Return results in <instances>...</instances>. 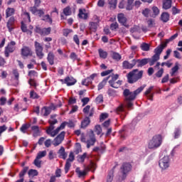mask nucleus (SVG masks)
I'll use <instances>...</instances> for the list:
<instances>
[{"label": "nucleus", "instance_id": "1", "mask_svg": "<svg viewBox=\"0 0 182 182\" xmlns=\"http://www.w3.org/2000/svg\"><path fill=\"white\" fill-rule=\"evenodd\" d=\"M144 86H141L134 92H131L129 89H125L123 92L124 97V104L128 110H133V100H136L137 95H140L144 90Z\"/></svg>", "mask_w": 182, "mask_h": 182}, {"label": "nucleus", "instance_id": "2", "mask_svg": "<svg viewBox=\"0 0 182 182\" xmlns=\"http://www.w3.org/2000/svg\"><path fill=\"white\" fill-rule=\"evenodd\" d=\"M74 134H75V136H80V141L82 143H86L87 149H90L92 146H95V144L97 141L95 132L92 129L90 130L87 136L85 134V133H82L80 129L74 131Z\"/></svg>", "mask_w": 182, "mask_h": 182}, {"label": "nucleus", "instance_id": "3", "mask_svg": "<svg viewBox=\"0 0 182 182\" xmlns=\"http://www.w3.org/2000/svg\"><path fill=\"white\" fill-rule=\"evenodd\" d=\"M96 170V164L93 162L92 161H90V164L87 166H85L84 170H80V168L77 167L75 169V173H77V176L79 178H85L87 176V173H89L90 171L92 173H95V171Z\"/></svg>", "mask_w": 182, "mask_h": 182}, {"label": "nucleus", "instance_id": "4", "mask_svg": "<svg viewBox=\"0 0 182 182\" xmlns=\"http://www.w3.org/2000/svg\"><path fill=\"white\" fill-rule=\"evenodd\" d=\"M143 73H144V71H139V69H134L132 71L129 72L127 75L128 83H136V82L140 80V79L143 77Z\"/></svg>", "mask_w": 182, "mask_h": 182}, {"label": "nucleus", "instance_id": "5", "mask_svg": "<svg viewBox=\"0 0 182 182\" xmlns=\"http://www.w3.org/2000/svg\"><path fill=\"white\" fill-rule=\"evenodd\" d=\"M135 62L138 68H143V66H146L147 63H149V66H154L156 62H159V60L154 54L151 58L135 59Z\"/></svg>", "mask_w": 182, "mask_h": 182}, {"label": "nucleus", "instance_id": "6", "mask_svg": "<svg viewBox=\"0 0 182 182\" xmlns=\"http://www.w3.org/2000/svg\"><path fill=\"white\" fill-rule=\"evenodd\" d=\"M163 143V136L161 134H156L154 136L148 144L149 149H157L161 146Z\"/></svg>", "mask_w": 182, "mask_h": 182}, {"label": "nucleus", "instance_id": "7", "mask_svg": "<svg viewBox=\"0 0 182 182\" xmlns=\"http://www.w3.org/2000/svg\"><path fill=\"white\" fill-rule=\"evenodd\" d=\"M49 127L46 128V133L52 137L53 131L55 130V124H58V119H56V115H51L48 120Z\"/></svg>", "mask_w": 182, "mask_h": 182}, {"label": "nucleus", "instance_id": "8", "mask_svg": "<svg viewBox=\"0 0 182 182\" xmlns=\"http://www.w3.org/2000/svg\"><path fill=\"white\" fill-rule=\"evenodd\" d=\"M111 80H109V83L112 87H114V89H119L120 86H122V80H117L119 79V75H112L107 77V80L109 79Z\"/></svg>", "mask_w": 182, "mask_h": 182}, {"label": "nucleus", "instance_id": "9", "mask_svg": "<svg viewBox=\"0 0 182 182\" xmlns=\"http://www.w3.org/2000/svg\"><path fill=\"white\" fill-rule=\"evenodd\" d=\"M16 50V43L15 41H11L5 47L4 55L6 58H9L10 53H14Z\"/></svg>", "mask_w": 182, "mask_h": 182}, {"label": "nucleus", "instance_id": "10", "mask_svg": "<svg viewBox=\"0 0 182 182\" xmlns=\"http://www.w3.org/2000/svg\"><path fill=\"white\" fill-rule=\"evenodd\" d=\"M34 48L37 58H38V59H43V56H45V53H43V46H42L41 43L35 41Z\"/></svg>", "mask_w": 182, "mask_h": 182}, {"label": "nucleus", "instance_id": "11", "mask_svg": "<svg viewBox=\"0 0 182 182\" xmlns=\"http://www.w3.org/2000/svg\"><path fill=\"white\" fill-rule=\"evenodd\" d=\"M58 81L61 82L62 85H67V86H73L74 85H76V82H77V80L72 76H67L65 79H60Z\"/></svg>", "mask_w": 182, "mask_h": 182}, {"label": "nucleus", "instance_id": "12", "mask_svg": "<svg viewBox=\"0 0 182 182\" xmlns=\"http://www.w3.org/2000/svg\"><path fill=\"white\" fill-rule=\"evenodd\" d=\"M65 136H66V132L65 131H63L60 132V134H58L53 141V144L55 147H57V146H59L60 144H62V141L65 140Z\"/></svg>", "mask_w": 182, "mask_h": 182}, {"label": "nucleus", "instance_id": "13", "mask_svg": "<svg viewBox=\"0 0 182 182\" xmlns=\"http://www.w3.org/2000/svg\"><path fill=\"white\" fill-rule=\"evenodd\" d=\"M121 171L124 176V179L126 178V176L132 171V164L124 162L121 166Z\"/></svg>", "mask_w": 182, "mask_h": 182}, {"label": "nucleus", "instance_id": "14", "mask_svg": "<svg viewBox=\"0 0 182 182\" xmlns=\"http://www.w3.org/2000/svg\"><path fill=\"white\" fill-rule=\"evenodd\" d=\"M23 18L24 21H21V31L23 32H28V28L24 22L28 23L31 22V15L28 12H24L23 14Z\"/></svg>", "mask_w": 182, "mask_h": 182}, {"label": "nucleus", "instance_id": "15", "mask_svg": "<svg viewBox=\"0 0 182 182\" xmlns=\"http://www.w3.org/2000/svg\"><path fill=\"white\" fill-rule=\"evenodd\" d=\"M166 47L167 43H164L154 49V53L158 60H160V55H161V53H163L164 48Z\"/></svg>", "mask_w": 182, "mask_h": 182}, {"label": "nucleus", "instance_id": "16", "mask_svg": "<svg viewBox=\"0 0 182 182\" xmlns=\"http://www.w3.org/2000/svg\"><path fill=\"white\" fill-rule=\"evenodd\" d=\"M117 20L119 23L122 24L125 28H129L130 26L127 23V17L123 13H119L117 15Z\"/></svg>", "mask_w": 182, "mask_h": 182}, {"label": "nucleus", "instance_id": "17", "mask_svg": "<svg viewBox=\"0 0 182 182\" xmlns=\"http://www.w3.org/2000/svg\"><path fill=\"white\" fill-rule=\"evenodd\" d=\"M159 167L162 170H166V168H168L170 167V159L168 156H164L163 159H161L159 161Z\"/></svg>", "mask_w": 182, "mask_h": 182}, {"label": "nucleus", "instance_id": "18", "mask_svg": "<svg viewBox=\"0 0 182 182\" xmlns=\"http://www.w3.org/2000/svg\"><path fill=\"white\" fill-rule=\"evenodd\" d=\"M30 12H31L33 15H36V16H39L40 18H42V16L45 15V9H39L36 6L30 7Z\"/></svg>", "mask_w": 182, "mask_h": 182}, {"label": "nucleus", "instance_id": "19", "mask_svg": "<svg viewBox=\"0 0 182 182\" xmlns=\"http://www.w3.org/2000/svg\"><path fill=\"white\" fill-rule=\"evenodd\" d=\"M21 55L23 58H28L29 56H32L33 55V52L31 48L28 46H23L21 50Z\"/></svg>", "mask_w": 182, "mask_h": 182}, {"label": "nucleus", "instance_id": "20", "mask_svg": "<svg viewBox=\"0 0 182 182\" xmlns=\"http://www.w3.org/2000/svg\"><path fill=\"white\" fill-rule=\"evenodd\" d=\"M82 112L84 114L88 116V117H93V114H95V107H92L90 105L85 106Z\"/></svg>", "mask_w": 182, "mask_h": 182}, {"label": "nucleus", "instance_id": "21", "mask_svg": "<svg viewBox=\"0 0 182 182\" xmlns=\"http://www.w3.org/2000/svg\"><path fill=\"white\" fill-rule=\"evenodd\" d=\"M77 17L80 19H84V21H86L87 19H89V12H87L86 9H79Z\"/></svg>", "mask_w": 182, "mask_h": 182}, {"label": "nucleus", "instance_id": "22", "mask_svg": "<svg viewBox=\"0 0 182 182\" xmlns=\"http://www.w3.org/2000/svg\"><path fill=\"white\" fill-rule=\"evenodd\" d=\"M115 112L117 114H121L120 117L122 120H124L126 119V116H127V112L124 111V107L123 105H119L116 109Z\"/></svg>", "mask_w": 182, "mask_h": 182}, {"label": "nucleus", "instance_id": "23", "mask_svg": "<svg viewBox=\"0 0 182 182\" xmlns=\"http://www.w3.org/2000/svg\"><path fill=\"white\" fill-rule=\"evenodd\" d=\"M66 126H68V122H63L60 127H57L55 129L53 130L51 137H55L56 135L59 134L60 130H63Z\"/></svg>", "mask_w": 182, "mask_h": 182}, {"label": "nucleus", "instance_id": "24", "mask_svg": "<svg viewBox=\"0 0 182 182\" xmlns=\"http://www.w3.org/2000/svg\"><path fill=\"white\" fill-rule=\"evenodd\" d=\"M136 65V59L132 60V63L124 60L122 63V68L124 69H133V67Z\"/></svg>", "mask_w": 182, "mask_h": 182}, {"label": "nucleus", "instance_id": "25", "mask_svg": "<svg viewBox=\"0 0 182 182\" xmlns=\"http://www.w3.org/2000/svg\"><path fill=\"white\" fill-rule=\"evenodd\" d=\"M6 26L10 32L15 29V17L11 16L7 21Z\"/></svg>", "mask_w": 182, "mask_h": 182}, {"label": "nucleus", "instance_id": "26", "mask_svg": "<svg viewBox=\"0 0 182 182\" xmlns=\"http://www.w3.org/2000/svg\"><path fill=\"white\" fill-rule=\"evenodd\" d=\"M97 26H99V20L96 22L91 21L89 23V29L91 32H96L97 31Z\"/></svg>", "mask_w": 182, "mask_h": 182}, {"label": "nucleus", "instance_id": "27", "mask_svg": "<svg viewBox=\"0 0 182 182\" xmlns=\"http://www.w3.org/2000/svg\"><path fill=\"white\" fill-rule=\"evenodd\" d=\"M47 60L49 65H50L51 66H53V65H55V54L53 53V52L50 51L48 53L47 56Z\"/></svg>", "mask_w": 182, "mask_h": 182}, {"label": "nucleus", "instance_id": "28", "mask_svg": "<svg viewBox=\"0 0 182 182\" xmlns=\"http://www.w3.org/2000/svg\"><path fill=\"white\" fill-rule=\"evenodd\" d=\"M153 89H154L153 86L149 87V89H148L144 93L145 96H146L149 100H153V97L154 96V92H152Z\"/></svg>", "mask_w": 182, "mask_h": 182}, {"label": "nucleus", "instance_id": "29", "mask_svg": "<svg viewBox=\"0 0 182 182\" xmlns=\"http://www.w3.org/2000/svg\"><path fill=\"white\" fill-rule=\"evenodd\" d=\"M58 156L60 159H63V160H66V158L68 157V154H66V151H65V147L61 146L59 149Z\"/></svg>", "mask_w": 182, "mask_h": 182}, {"label": "nucleus", "instance_id": "30", "mask_svg": "<svg viewBox=\"0 0 182 182\" xmlns=\"http://www.w3.org/2000/svg\"><path fill=\"white\" fill-rule=\"evenodd\" d=\"M171 4H173L172 0H163L162 8L164 9H170L171 8Z\"/></svg>", "mask_w": 182, "mask_h": 182}, {"label": "nucleus", "instance_id": "31", "mask_svg": "<svg viewBox=\"0 0 182 182\" xmlns=\"http://www.w3.org/2000/svg\"><path fill=\"white\" fill-rule=\"evenodd\" d=\"M90 124V118L89 117H86L82 122H81V129H86V127Z\"/></svg>", "mask_w": 182, "mask_h": 182}, {"label": "nucleus", "instance_id": "32", "mask_svg": "<svg viewBox=\"0 0 182 182\" xmlns=\"http://www.w3.org/2000/svg\"><path fill=\"white\" fill-rule=\"evenodd\" d=\"M161 21L163 22H168L170 21V14L167 12H164L161 15Z\"/></svg>", "mask_w": 182, "mask_h": 182}, {"label": "nucleus", "instance_id": "33", "mask_svg": "<svg viewBox=\"0 0 182 182\" xmlns=\"http://www.w3.org/2000/svg\"><path fill=\"white\" fill-rule=\"evenodd\" d=\"M98 53L101 59H106L107 58V51H105L102 48L98 49Z\"/></svg>", "mask_w": 182, "mask_h": 182}, {"label": "nucleus", "instance_id": "34", "mask_svg": "<svg viewBox=\"0 0 182 182\" xmlns=\"http://www.w3.org/2000/svg\"><path fill=\"white\" fill-rule=\"evenodd\" d=\"M63 12L65 16H70L72 15V8L70 6H68L63 9Z\"/></svg>", "mask_w": 182, "mask_h": 182}, {"label": "nucleus", "instance_id": "35", "mask_svg": "<svg viewBox=\"0 0 182 182\" xmlns=\"http://www.w3.org/2000/svg\"><path fill=\"white\" fill-rule=\"evenodd\" d=\"M90 157V155H88L87 153L85 152L82 155H80L78 156V161H80V163H85V160H86V159H89Z\"/></svg>", "mask_w": 182, "mask_h": 182}, {"label": "nucleus", "instance_id": "36", "mask_svg": "<svg viewBox=\"0 0 182 182\" xmlns=\"http://www.w3.org/2000/svg\"><path fill=\"white\" fill-rule=\"evenodd\" d=\"M50 32H52V28H43L41 32V36H48V35H50Z\"/></svg>", "mask_w": 182, "mask_h": 182}, {"label": "nucleus", "instance_id": "37", "mask_svg": "<svg viewBox=\"0 0 182 182\" xmlns=\"http://www.w3.org/2000/svg\"><path fill=\"white\" fill-rule=\"evenodd\" d=\"M14 14L15 9L9 7L6 9V18H9L10 16H12V15H14Z\"/></svg>", "mask_w": 182, "mask_h": 182}, {"label": "nucleus", "instance_id": "38", "mask_svg": "<svg viewBox=\"0 0 182 182\" xmlns=\"http://www.w3.org/2000/svg\"><path fill=\"white\" fill-rule=\"evenodd\" d=\"M93 81L90 78V77H86L82 81V85L83 86H90Z\"/></svg>", "mask_w": 182, "mask_h": 182}, {"label": "nucleus", "instance_id": "39", "mask_svg": "<svg viewBox=\"0 0 182 182\" xmlns=\"http://www.w3.org/2000/svg\"><path fill=\"white\" fill-rule=\"evenodd\" d=\"M151 11L153 12V14L151 16L152 17H156L160 14V9H159V7L156 6H152Z\"/></svg>", "mask_w": 182, "mask_h": 182}, {"label": "nucleus", "instance_id": "40", "mask_svg": "<svg viewBox=\"0 0 182 182\" xmlns=\"http://www.w3.org/2000/svg\"><path fill=\"white\" fill-rule=\"evenodd\" d=\"M178 63H176L174 67L171 68V72L170 73L171 76H174L177 72H178Z\"/></svg>", "mask_w": 182, "mask_h": 182}, {"label": "nucleus", "instance_id": "41", "mask_svg": "<svg viewBox=\"0 0 182 182\" xmlns=\"http://www.w3.org/2000/svg\"><path fill=\"white\" fill-rule=\"evenodd\" d=\"M141 14L144 15V16H145V18H149V16H151V10H150L149 8H146L142 10Z\"/></svg>", "mask_w": 182, "mask_h": 182}, {"label": "nucleus", "instance_id": "42", "mask_svg": "<svg viewBox=\"0 0 182 182\" xmlns=\"http://www.w3.org/2000/svg\"><path fill=\"white\" fill-rule=\"evenodd\" d=\"M141 49L144 52H149V50H150V46L147 43H142L141 44Z\"/></svg>", "mask_w": 182, "mask_h": 182}, {"label": "nucleus", "instance_id": "43", "mask_svg": "<svg viewBox=\"0 0 182 182\" xmlns=\"http://www.w3.org/2000/svg\"><path fill=\"white\" fill-rule=\"evenodd\" d=\"M31 130L33 132V136H39V133H41V131L39 130V127L38 126H33L31 127Z\"/></svg>", "mask_w": 182, "mask_h": 182}, {"label": "nucleus", "instance_id": "44", "mask_svg": "<svg viewBox=\"0 0 182 182\" xmlns=\"http://www.w3.org/2000/svg\"><path fill=\"white\" fill-rule=\"evenodd\" d=\"M112 58L114 59V60L119 62V60L122 59V55L119 54V53L114 52L112 53Z\"/></svg>", "mask_w": 182, "mask_h": 182}, {"label": "nucleus", "instance_id": "45", "mask_svg": "<svg viewBox=\"0 0 182 182\" xmlns=\"http://www.w3.org/2000/svg\"><path fill=\"white\" fill-rule=\"evenodd\" d=\"M50 108L48 107H44L42 109V113L43 114V116H49L50 114Z\"/></svg>", "mask_w": 182, "mask_h": 182}, {"label": "nucleus", "instance_id": "46", "mask_svg": "<svg viewBox=\"0 0 182 182\" xmlns=\"http://www.w3.org/2000/svg\"><path fill=\"white\" fill-rule=\"evenodd\" d=\"M28 84L30 85V86H31L34 89H36V87L38 86V82L33 78L29 79Z\"/></svg>", "mask_w": 182, "mask_h": 182}, {"label": "nucleus", "instance_id": "47", "mask_svg": "<svg viewBox=\"0 0 182 182\" xmlns=\"http://www.w3.org/2000/svg\"><path fill=\"white\" fill-rule=\"evenodd\" d=\"M33 164L36 166V167H38V168H41L42 167V161H41V159L38 158H36L33 161Z\"/></svg>", "mask_w": 182, "mask_h": 182}, {"label": "nucleus", "instance_id": "48", "mask_svg": "<svg viewBox=\"0 0 182 182\" xmlns=\"http://www.w3.org/2000/svg\"><path fill=\"white\" fill-rule=\"evenodd\" d=\"M29 177H35L38 176V172L36 171V169H30L28 173Z\"/></svg>", "mask_w": 182, "mask_h": 182}, {"label": "nucleus", "instance_id": "49", "mask_svg": "<svg viewBox=\"0 0 182 182\" xmlns=\"http://www.w3.org/2000/svg\"><path fill=\"white\" fill-rule=\"evenodd\" d=\"M39 97H41V96H39V95H38V93H36V92H35L34 90H31L30 92L31 99H39Z\"/></svg>", "mask_w": 182, "mask_h": 182}, {"label": "nucleus", "instance_id": "50", "mask_svg": "<svg viewBox=\"0 0 182 182\" xmlns=\"http://www.w3.org/2000/svg\"><path fill=\"white\" fill-rule=\"evenodd\" d=\"M109 29L111 31H116L117 29H119V23L117 22L112 23L109 26Z\"/></svg>", "mask_w": 182, "mask_h": 182}, {"label": "nucleus", "instance_id": "51", "mask_svg": "<svg viewBox=\"0 0 182 182\" xmlns=\"http://www.w3.org/2000/svg\"><path fill=\"white\" fill-rule=\"evenodd\" d=\"M93 132L99 136L102 133V127L100 125H95Z\"/></svg>", "mask_w": 182, "mask_h": 182}, {"label": "nucleus", "instance_id": "52", "mask_svg": "<svg viewBox=\"0 0 182 182\" xmlns=\"http://www.w3.org/2000/svg\"><path fill=\"white\" fill-rule=\"evenodd\" d=\"M29 127H31V124H25L22 125V127H21L20 130L23 133H26V130L28 129H29Z\"/></svg>", "mask_w": 182, "mask_h": 182}, {"label": "nucleus", "instance_id": "53", "mask_svg": "<svg viewBox=\"0 0 182 182\" xmlns=\"http://www.w3.org/2000/svg\"><path fill=\"white\" fill-rule=\"evenodd\" d=\"M164 73V68H161L155 73V76L156 77H161Z\"/></svg>", "mask_w": 182, "mask_h": 182}, {"label": "nucleus", "instance_id": "54", "mask_svg": "<svg viewBox=\"0 0 182 182\" xmlns=\"http://www.w3.org/2000/svg\"><path fill=\"white\" fill-rule=\"evenodd\" d=\"M42 19L43 21H45L46 22H48V23L52 24V18H50V16H49V14L43 16Z\"/></svg>", "mask_w": 182, "mask_h": 182}, {"label": "nucleus", "instance_id": "55", "mask_svg": "<svg viewBox=\"0 0 182 182\" xmlns=\"http://www.w3.org/2000/svg\"><path fill=\"white\" fill-rule=\"evenodd\" d=\"M107 117H109V114L107 113H102L100 115V122H105V120H106V119H107Z\"/></svg>", "mask_w": 182, "mask_h": 182}, {"label": "nucleus", "instance_id": "56", "mask_svg": "<svg viewBox=\"0 0 182 182\" xmlns=\"http://www.w3.org/2000/svg\"><path fill=\"white\" fill-rule=\"evenodd\" d=\"M72 166V164H70V162L66 161L65 165V174H68V173H69V170H70V166Z\"/></svg>", "mask_w": 182, "mask_h": 182}, {"label": "nucleus", "instance_id": "57", "mask_svg": "<svg viewBox=\"0 0 182 182\" xmlns=\"http://www.w3.org/2000/svg\"><path fill=\"white\" fill-rule=\"evenodd\" d=\"M73 32V30L69 29V28H65L63 31V36H69V33H72Z\"/></svg>", "mask_w": 182, "mask_h": 182}, {"label": "nucleus", "instance_id": "58", "mask_svg": "<svg viewBox=\"0 0 182 182\" xmlns=\"http://www.w3.org/2000/svg\"><path fill=\"white\" fill-rule=\"evenodd\" d=\"M46 156V151H42L38 153L36 158L41 160V159L45 157Z\"/></svg>", "mask_w": 182, "mask_h": 182}, {"label": "nucleus", "instance_id": "59", "mask_svg": "<svg viewBox=\"0 0 182 182\" xmlns=\"http://www.w3.org/2000/svg\"><path fill=\"white\" fill-rule=\"evenodd\" d=\"M95 102L97 105H100V103H103V95H98L95 99Z\"/></svg>", "mask_w": 182, "mask_h": 182}, {"label": "nucleus", "instance_id": "60", "mask_svg": "<svg viewBox=\"0 0 182 182\" xmlns=\"http://www.w3.org/2000/svg\"><path fill=\"white\" fill-rule=\"evenodd\" d=\"M28 76L31 79H32V77H38V73L35 70H31L28 73Z\"/></svg>", "mask_w": 182, "mask_h": 182}, {"label": "nucleus", "instance_id": "61", "mask_svg": "<svg viewBox=\"0 0 182 182\" xmlns=\"http://www.w3.org/2000/svg\"><path fill=\"white\" fill-rule=\"evenodd\" d=\"M112 181H113V171H109L107 177V182Z\"/></svg>", "mask_w": 182, "mask_h": 182}, {"label": "nucleus", "instance_id": "62", "mask_svg": "<svg viewBox=\"0 0 182 182\" xmlns=\"http://www.w3.org/2000/svg\"><path fill=\"white\" fill-rule=\"evenodd\" d=\"M81 102L82 103V107H84V106H86V105H87V103H89V102H90V98L89 97H84L81 100Z\"/></svg>", "mask_w": 182, "mask_h": 182}, {"label": "nucleus", "instance_id": "63", "mask_svg": "<svg viewBox=\"0 0 182 182\" xmlns=\"http://www.w3.org/2000/svg\"><path fill=\"white\" fill-rule=\"evenodd\" d=\"M75 161V154L73 152L70 153L68 159L66 160V161H68L70 163H72Z\"/></svg>", "mask_w": 182, "mask_h": 182}, {"label": "nucleus", "instance_id": "64", "mask_svg": "<svg viewBox=\"0 0 182 182\" xmlns=\"http://www.w3.org/2000/svg\"><path fill=\"white\" fill-rule=\"evenodd\" d=\"M44 145L46 147H47V149H49V147H50V146H52V139H46L44 141Z\"/></svg>", "mask_w": 182, "mask_h": 182}]
</instances>
